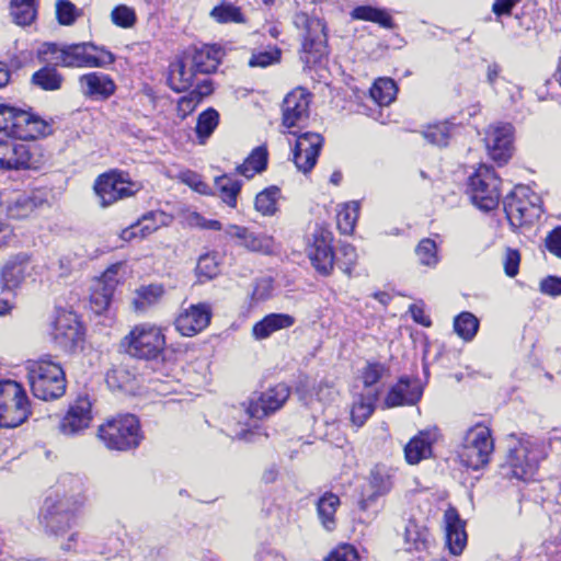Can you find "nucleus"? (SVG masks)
<instances>
[{"label":"nucleus","instance_id":"f257e3e1","mask_svg":"<svg viewBox=\"0 0 561 561\" xmlns=\"http://www.w3.org/2000/svg\"><path fill=\"white\" fill-rule=\"evenodd\" d=\"M38 57L45 62L65 68H103L115 61L110 50L91 42L61 46L45 43L38 50Z\"/></svg>","mask_w":561,"mask_h":561},{"label":"nucleus","instance_id":"f03ea898","mask_svg":"<svg viewBox=\"0 0 561 561\" xmlns=\"http://www.w3.org/2000/svg\"><path fill=\"white\" fill-rule=\"evenodd\" d=\"M78 484L77 493L57 500L51 497L45 500L39 518L47 533L61 536L75 524L77 513L87 502V496L81 488L82 483L78 482Z\"/></svg>","mask_w":561,"mask_h":561},{"label":"nucleus","instance_id":"7ed1b4c3","mask_svg":"<svg viewBox=\"0 0 561 561\" xmlns=\"http://www.w3.org/2000/svg\"><path fill=\"white\" fill-rule=\"evenodd\" d=\"M119 352L137 359H158L165 347L162 330L151 324L135 325L119 342Z\"/></svg>","mask_w":561,"mask_h":561},{"label":"nucleus","instance_id":"20e7f679","mask_svg":"<svg viewBox=\"0 0 561 561\" xmlns=\"http://www.w3.org/2000/svg\"><path fill=\"white\" fill-rule=\"evenodd\" d=\"M542 459V450L530 438H519L508 446L505 462L501 466V474L508 479L529 480L536 473Z\"/></svg>","mask_w":561,"mask_h":561},{"label":"nucleus","instance_id":"39448f33","mask_svg":"<svg viewBox=\"0 0 561 561\" xmlns=\"http://www.w3.org/2000/svg\"><path fill=\"white\" fill-rule=\"evenodd\" d=\"M0 131L11 138L33 140L50 133L49 125L39 116L8 104H0Z\"/></svg>","mask_w":561,"mask_h":561},{"label":"nucleus","instance_id":"423d86ee","mask_svg":"<svg viewBox=\"0 0 561 561\" xmlns=\"http://www.w3.org/2000/svg\"><path fill=\"white\" fill-rule=\"evenodd\" d=\"M33 394L44 401L55 400L66 391L65 371L57 363L41 359L27 368Z\"/></svg>","mask_w":561,"mask_h":561},{"label":"nucleus","instance_id":"0eeeda50","mask_svg":"<svg viewBox=\"0 0 561 561\" xmlns=\"http://www.w3.org/2000/svg\"><path fill=\"white\" fill-rule=\"evenodd\" d=\"M99 437L108 449L136 448L141 439L140 424L133 414L118 415L99 427Z\"/></svg>","mask_w":561,"mask_h":561},{"label":"nucleus","instance_id":"6e6552de","mask_svg":"<svg viewBox=\"0 0 561 561\" xmlns=\"http://www.w3.org/2000/svg\"><path fill=\"white\" fill-rule=\"evenodd\" d=\"M294 24L304 30V42L300 59L309 68L320 64L328 56V36L325 24L318 18H310L306 13H297Z\"/></svg>","mask_w":561,"mask_h":561},{"label":"nucleus","instance_id":"1a4fd4ad","mask_svg":"<svg viewBox=\"0 0 561 561\" xmlns=\"http://www.w3.org/2000/svg\"><path fill=\"white\" fill-rule=\"evenodd\" d=\"M30 413V402L21 383L10 379L0 381V427H16Z\"/></svg>","mask_w":561,"mask_h":561},{"label":"nucleus","instance_id":"9d476101","mask_svg":"<svg viewBox=\"0 0 561 561\" xmlns=\"http://www.w3.org/2000/svg\"><path fill=\"white\" fill-rule=\"evenodd\" d=\"M493 450L491 430L477 424L466 432L458 456L465 467L479 470L489 463Z\"/></svg>","mask_w":561,"mask_h":561},{"label":"nucleus","instance_id":"9b49d317","mask_svg":"<svg viewBox=\"0 0 561 561\" xmlns=\"http://www.w3.org/2000/svg\"><path fill=\"white\" fill-rule=\"evenodd\" d=\"M501 183L500 176L492 167L480 164L469 176L468 194L479 209L490 211L499 205Z\"/></svg>","mask_w":561,"mask_h":561},{"label":"nucleus","instance_id":"f8f14e48","mask_svg":"<svg viewBox=\"0 0 561 561\" xmlns=\"http://www.w3.org/2000/svg\"><path fill=\"white\" fill-rule=\"evenodd\" d=\"M540 198L528 187L517 185L503 199L504 211L510 225L514 228L529 224L539 216Z\"/></svg>","mask_w":561,"mask_h":561},{"label":"nucleus","instance_id":"ddd939ff","mask_svg":"<svg viewBox=\"0 0 561 561\" xmlns=\"http://www.w3.org/2000/svg\"><path fill=\"white\" fill-rule=\"evenodd\" d=\"M39 163L37 147L21 142L16 138H0V170L37 169Z\"/></svg>","mask_w":561,"mask_h":561},{"label":"nucleus","instance_id":"4468645a","mask_svg":"<svg viewBox=\"0 0 561 561\" xmlns=\"http://www.w3.org/2000/svg\"><path fill=\"white\" fill-rule=\"evenodd\" d=\"M332 241V232L322 226H317L308 238L307 255L311 265L323 276L330 275L333 271L335 256Z\"/></svg>","mask_w":561,"mask_h":561},{"label":"nucleus","instance_id":"2eb2a0df","mask_svg":"<svg viewBox=\"0 0 561 561\" xmlns=\"http://www.w3.org/2000/svg\"><path fill=\"white\" fill-rule=\"evenodd\" d=\"M139 190L137 183L130 182L122 172L111 171L100 175L94 184V191L103 207L118 199L134 195Z\"/></svg>","mask_w":561,"mask_h":561},{"label":"nucleus","instance_id":"dca6fc26","mask_svg":"<svg viewBox=\"0 0 561 561\" xmlns=\"http://www.w3.org/2000/svg\"><path fill=\"white\" fill-rule=\"evenodd\" d=\"M323 141V137L318 133L308 131L297 137L293 150V160L299 171L308 173L313 169Z\"/></svg>","mask_w":561,"mask_h":561},{"label":"nucleus","instance_id":"f3484780","mask_svg":"<svg viewBox=\"0 0 561 561\" xmlns=\"http://www.w3.org/2000/svg\"><path fill=\"white\" fill-rule=\"evenodd\" d=\"M514 127L510 123L490 125L485 131V146L491 158L499 162H506L513 149Z\"/></svg>","mask_w":561,"mask_h":561},{"label":"nucleus","instance_id":"a211bd4d","mask_svg":"<svg viewBox=\"0 0 561 561\" xmlns=\"http://www.w3.org/2000/svg\"><path fill=\"white\" fill-rule=\"evenodd\" d=\"M311 93L304 88L289 92L283 101V125L300 127L309 117Z\"/></svg>","mask_w":561,"mask_h":561},{"label":"nucleus","instance_id":"6ab92c4d","mask_svg":"<svg viewBox=\"0 0 561 561\" xmlns=\"http://www.w3.org/2000/svg\"><path fill=\"white\" fill-rule=\"evenodd\" d=\"M211 319V309L207 304L191 305L183 308L175 319V329L183 336H194L205 330Z\"/></svg>","mask_w":561,"mask_h":561},{"label":"nucleus","instance_id":"aec40b11","mask_svg":"<svg viewBox=\"0 0 561 561\" xmlns=\"http://www.w3.org/2000/svg\"><path fill=\"white\" fill-rule=\"evenodd\" d=\"M91 408L89 399L79 398L60 420L59 432L66 436H75L87 430L92 421Z\"/></svg>","mask_w":561,"mask_h":561},{"label":"nucleus","instance_id":"412c9836","mask_svg":"<svg viewBox=\"0 0 561 561\" xmlns=\"http://www.w3.org/2000/svg\"><path fill=\"white\" fill-rule=\"evenodd\" d=\"M31 257L27 253L10 256L0 270V288L2 291H13L19 288L30 275Z\"/></svg>","mask_w":561,"mask_h":561},{"label":"nucleus","instance_id":"4be33fe9","mask_svg":"<svg viewBox=\"0 0 561 561\" xmlns=\"http://www.w3.org/2000/svg\"><path fill=\"white\" fill-rule=\"evenodd\" d=\"M288 397V387L284 383H279L262 392L257 399H252L247 412L251 417L261 420L278 410Z\"/></svg>","mask_w":561,"mask_h":561},{"label":"nucleus","instance_id":"5701e85b","mask_svg":"<svg viewBox=\"0 0 561 561\" xmlns=\"http://www.w3.org/2000/svg\"><path fill=\"white\" fill-rule=\"evenodd\" d=\"M225 232L228 237L239 240L238 244L251 252L270 255L274 253L275 242L273 237L265 233H256L249 228L238 225H229Z\"/></svg>","mask_w":561,"mask_h":561},{"label":"nucleus","instance_id":"b1692460","mask_svg":"<svg viewBox=\"0 0 561 561\" xmlns=\"http://www.w3.org/2000/svg\"><path fill=\"white\" fill-rule=\"evenodd\" d=\"M423 389L419 380L404 376L390 388L385 404L387 408L413 405L420 401Z\"/></svg>","mask_w":561,"mask_h":561},{"label":"nucleus","instance_id":"393cba45","mask_svg":"<svg viewBox=\"0 0 561 561\" xmlns=\"http://www.w3.org/2000/svg\"><path fill=\"white\" fill-rule=\"evenodd\" d=\"M82 94L92 100H107L116 90L113 79L103 72H89L79 77Z\"/></svg>","mask_w":561,"mask_h":561},{"label":"nucleus","instance_id":"a878e982","mask_svg":"<svg viewBox=\"0 0 561 561\" xmlns=\"http://www.w3.org/2000/svg\"><path fill=\"white\" fill-rule=\"evenodd\" d=\"M394 470L383 465L375 466L370 471L369 484L374 492L358 501L360 511H367L379 496L390 492L393 486Z\"/></svg>","mask_w":561,"mask_h":561},{"label":"nucleus","instance_id":"bb28decb","mask_svg":"<svg viewBox=\"0 0 561 561\" xmlns=\"http://www.w3.org/2000/svg\"><path fill=\"white\" fill-rule=\"evenodd\" d=\"M51 334L61 345L73 344L79 335V321L76 313L58 308L51 323Z\"/></svg>","mask_w":561,"mask_h":561},{"label":"nucleus","instance_id":"cd10ccee","mask_svg":"<svg viewBox=\"0 0 561 561\" xmlns=\"http://www.w3.org/2000/svg\"><path fill=\"white\" fill-rule=\"evenodd\" d=\"M445 522L447 546L453 554L458 556L462 552L467 543L465 525L457 511L454 508H449L445 512Z\"/></svg>","mask_w":561,"mask_h":561},{"label":"nucleus","instance_id":"c85d7f7f","mask_svg":"<svg viewBox=\"0 0 561 561\" xmlns=\"http://www.w3.org/2000/svg\"><path fill=\"white\" fill-rule=\"evenodd\" d=\"M222 56L224 50L220 46L204 45L195 48L193 55L187 58L198 73H211L217 70Z\"/></svg>","mask_w":561,"mask_h":561},{"label":"nucleus","instance_id":"c756f323","mask_svg":"<svg viewBox=\"0 0 561 561\" xmlns=\"http://www.w3.org/2000/svg\"><path fill=\"white\" fill-rule=\"evenodd\" d=\"M295 322L296 319L288 313H270L253 325L252 336L262 341L279 330L293 327Z\"/></svg>","mask_w":561,"mask_h":561},{"label":"nucleus","instance_id":"7c9ffc66","mask_svg":"<svg viewBox=\"0 0 561 561\" xmlns=\"http://www.w3.org/2000/svg\"><path fill=\"white\" fill-rule=\"evenodd\" d=\"M196 73L187 57L179 59L170 66L169 87L175 92L186 91L192 87Z\"/></svg>","mask_w":561,"mask_h":561},{"label":"nucleus","instance_id":"2f4dec72","mask_svg":"<svg viewBox=\"0 0 561 561\" xmlns=\"http://www.w3.org/2000/svg\"><path fill=\"white\" fill-rule=\"evenodd\" d=\"M434 439V434L431 432H421L413 437L404 448L407 461L411 465H416L421 460L428 458L432 455Z\"/></svg>","mask_w":561,"mask_h":561},{"label":"nucleus","instance_id":"473e14b6","mask_svg":"<svg viewBox=\"0 0 561 561\" xmlns=\"http://www.w3.org/2000/svg\"><path fill=\"white\" fill-rule=\"evenodd\" d=\"M404 540L409 550L424 551L432 545L428 529L414 519H410L405 526Z\"/></svg>","mask_w":561,"mask_h":561},{"label":"nucleus","instance_id":"72a5a7b5","mask_svg":"<svg viewBox=\"0 0 561 561\" xmlns=\"http://www.w3.org/2000/svg\"><path fill=\"white\" fill-rule=\"evenodd\" d=\"M32 76V83L44 91H57L62 87L64 76L57 70L58 66L47 62Z\"/></svg>","mask_w":561,"mask_h":561},{"label":"nucleus","instance_id":"f704fd0d","mask_svg":"<svg viewBox=\"0 0 561 561\" xmlns=\"http://www.w3.org/2000/svg\"><path fill=\"white\" fill-rule=\"evenodd\" d=\"M173 217L162 210H150L144 214L136 222L139 227V238L145 239L161 227L171 225Z\"/></svg>","mask_w":561,"mask_h":561},{"label":"nucleus","instance_id":"c9c22d12","mask_svg":"<svg viewBox=\"0 0 561 561\" xmlns=\"http://www.w3.org/2000/svg\"><path fill=\"white\" fill-rule=\"evenodd\" d=\"M340 505V499L332 492L324 493L317 502L318 516L322 526L331 531L335 528V512Z\"/></svg>","mask_w":561,"mask_h":561},{"label":"nucleus","instance_id":"e433bc0d","mask_svg":"<svg viewBox=\"0 0 561 561\" xmlns=\"http://www.w3.org/2000/svg\"><path fill=\"white\" fill-rule=\"evenodd\" d=\"M351 16L354 20L369 21L379 24L385 28H393L394 24L391 15L385 10L371 5L356 7Z\"/></svg>","mask_w":561,"mask_h":561},{"label":"nucleus","instance_id":"4c0bfd02","mask_svg":"<svg viewBox=\"0 0 561 561\" xmlns=\"http://www.w3.org/2000/svg\"><path fill=\"white\" fill-rule=\"evenodd\" d=\"M267 150L264 147H256L252 150L244 162L237 168V172L248 179L253 178L266 169Z\"/></svg>","mask_w":561,"mask_h":561},{"label":"nucleus","instance_id":"58836bf2","mask_svg":"<svg viewBox=\"0 0 561 561\" xmlns=\"http://www.w3.org/2000/svg\"><path fill=\"white\" fill-rule=\"evenodd\" d=\"M371 99L380 106L389 105L397 94L396 82L390 78H379L370 88Z\"/></svg>","mask_w":561,"mask_h":561},{"label":"nucleus","instance_id":"ea45409f","mask_svg":"<svg viewBox=\"0 0 561 561\" xmlns=\"http://www.w3.org/2000/svg\"><path fill=\"white\" fill-rule=\"evenodd\" d=\"M217 190L220 192V197L229 207L237 206V197L241 191V181L233 179L227 174L217 176L215 180Z\"/></svg>","mask_w":561,"mask_h":561},{"label":"nucleus","instance_id":"a19ab883","mask_svg":"<svg viewBox=\"0 0 561 561\" xmlns=\"http://www.w3.org/2000/svg\"><path fill=\"white\" fill-rule=\"evenodd\" d=\"M358 215V202L353 201L343 205L336 215V225L341 233L351 234L353 232Z\"/></svg>","mask_w":561,"mask_h":561},{"label":"nucleus","instance_id":"79ce46f5","mask_svg":"<svg viewBox=\"0 0 561 561\" xmlns=\"http://www.w3.org/2000/svg\"><path fill=\"white\" fill-rule=\"evenodd\" d=\"M479 324L480 322L473 313L463 311L455 318L454 330L463 341H471L479 330Z\"/></svg>","mask_w":561,"mask_h":561},{"label":"nucleus","instance_id":"37998d69","mask_svg":"<svg viewBox=\"0 0 561 561\" xmlns=\"http://www.w3.org/2000/svg\"><path fill=\"white\" fill-rule=\"evenodd\" d=\"M11 15L18 25H30L36 16V4L30 0H11Z\"/></svg>","mask_w":561,"mask_h":561},{"label":"nucleus","instance_id":"c03bdc74","mask_svg":"<svg viewBox=\"0 0 561 561\" xmlns=\"http://www.w3.org/2000/svg\"><path fill=\"white\" fill-rule=\"evenodd\" d=\"M7 213L12 218L27 217L36 207L34 199L26 193H19L12 199H7Z\"/></svg>","mask_w":561,"mask_h":561},{"label":"nucleus","instance_id":"a18cd8bd","mask_svg":"<svg viewBox=\"0 0 561 561\" xmlns=\"http://www.w3.org/2000/svg\"><path fill=\"white\" fill-rule=\"evenodd\" d=\"M280 191L277 186H271L260 192L254 202L255 209L263 216H272L277 210V201Z\"/></svg>","mask_w":561,"mask_h":561},{"label":"nucleus","instance_id":"49530a36","mask_svg":"<svg viewBox=\"0 0 561 561\" xmlns=\"http://www.w3.org/2000/svg\"><path fill=\"white\" fill-rule=\"evenodd\" d=\"M218 123L219 113L213 107L207 108L198 115L195 131L201 144H204L205 140L214 133Z\"/></svg>","mask_w":561,"mask_h":561},{"label":"nucleus","instance_id":"de8ad7c7","mask_svg":"<svg viewBox=\"0 0 561 561\" xmlns=\"http://www.w3.org/2000/svg\"><path fill=\"white\" fill-rule=\"evenodd\" d=\"M282 58V50L276 46H268L263 50H253L248 61L249 67L266 68L278 64Z\"/></svg>","mask_w":561,"mask_h":561},{"label":"nucleus","instance_id":"09e8293b","mask_svg":"<svg viewBox=\"0 0 561 561\" xmlns=\"http://www.w3.org/2000/svg\"><path fill=\"white\" fill-rule=\"evenodd\" d=\"M202 91H192L187 95L182 96L178 102L179 115L184 118L192 113L197 104L202 101L204 94L210 93V87L208 82H204L201 87Z\"/></svg>","mask_w":561,"mask_h":561},{"label":"nucleus","instance_id":"8fccbe9b","mask_svg":"<svg viewBox=\"0 0 561 561\" xmlns=\"http://www.w3.org/2000/svg\"><path fill=\"white\" fill-rule=\"evenodd\" d=\"M163 294L164 289L161 285L141 287L137 293V298L134 300L135 309L145 310L148 306L157 302Z\"/></svg>","mask_w":561,"mask_h":561},{"label":"nucleus","instance_id":"3c124183","mask_svg":"<svg viewBox=\"0 0 561 561\" xmlns=\"http://www.w3.org/2000/svg\"><path fill=\"white\" fill-rule=\"evenodd\" d=\"M451 135V125L447 122L428 126L424 133V138L436 146H447Z\"/></svg>","mask_w":561,"mask_h":561},{"label":"nucleus","instance_id":"603ef678","mask_svg":"<svg viewBox=\"0 0 561 561\" xmlns=\"http://www.w3.org/2000/svg\"><path fill=\"white\" fill-rule=\"evenodd\" d=\"M113 293V284H98L90 299L91 306L96 313H101L108 308Z\"/></svg>","mask_w":561,"mask_h":561},{"label":"nucleus","instance_id":"864d4df0","mask_svg":"<svg viewBox=\"0 0 561 561\" xmlns=\"http://www.w3.org/2000/svg\"><path fill=\"white\" fill-rule=\"evenodd\" d=\"M419 262L425 266H435L438 263L437 245L432 239H422L415 248Z\"/></svg>","mask_w":561,"mask_h":561},{"label":"nucleus","instance_id":"5fc2aeb1","mask_svg":"<svg viewBox=\"0 0 561 561\" xmlns=\"http://www.w3.org/2000/svg\"><path fill=\"white\" fill-rule=\"evenodd\" d=\"M373 412V402L370 400H365L363 397H360L357 401L353 403L351 411L352 422L357 426H362L371 415Z\"/></svg>","mask_w":561,"mask_h":561},{"label":"nucleus","instance_id":"6e6d98bb","mask_svg":"<svg viewBox=\"0 0 561 561\" xmlns=\"http://www.w3.org/2000/svg\"><path fill=\"white\" fill-rule=\"evenodd\" d=\"M112 22L123 28H129L136 23V13L134 9L119 4L111 13Z\"/></svg>","mask_w":561,"mask_h":561},{"label":"nucleus","instance_id":"4d7b16f0","mask_svg":"<svg viewBox=\"0 0 561 561\" xmlns=\"http://www.w3.org/2000/svg\"><path fill=\"white\" fill-rule=\"evenodd\" d=\"M210 15L220 23L240 22L242 20L240 10L231 4L215 7Z\"/></svg>","mask_w":561,"mask_h":561},{"label":"nucleus","instance_id":"13d9d810","mask_svg":"<svg viewBox=\"0 0 561 561\" xmlns=\"http://www.w3.org/2000/svg\"><path fill=\"white\" fill-rule=\"evenodd\" d=\"M196 273L199 277H205L206 279L214 278L219 273L215 256L210 254L202 255L197 262Z\"/></svg>","mask_w":561,"mask_h":561},{"label":"nucleus","instance_id":"bf43d9fd","mask_svg":"<svg viewBox=\"0 0 561 561\" xmlns=\"http://www.w3.org/2000/svg\"><path fill=\"white\" fill-rule=\"evenodd\" d=\"M56 13L58 22L62 25H70L76 21V7L68 0H58Z\"/></svg>","mask_w":561,"mask_h":561},{"label":"nucleus","instance_id":"052dcab7","mask_svg":"<svg viewBox=\"0 0 561 561\" xmlns=\"http://www.w3.org/2000/svg\"><path fill=\"white\" fill-rule=\"evenodd\" d=\"M340 253L343 256L342 261H339V267L348 276L352 274V270L357 260V253L355 248L352 244H342L340 248Z\"/></svg>","mask_w":561,"mask_h":561},{"label":"nucleus","instance_id":"680f3d73","mask_svg":"<svg viewBox=\"0 0 561 561\" xmlns=\"http://www.w3.org/2000/svg\"><path fill=\"white\" fill-rule=\"evenodd\" d=\"M520 254L517 250L507 248L505 251L503 266L508 277H515L519 272Z\"/></svg>","mask_w":561,"mask_h":561},{"label":"nucleus","instance_id":"e2e57ef3","mask_svg":"<svg viewBox=\"0 0 561 561\" xmlns=\"http://www.w3.org/2000/svg\"><path fill=\"white\" fill-rule=\"evenodd\" d=\"M325 561H359V557L353 546L342 545L333 550Z\"/></svg>","mask_w":561,"mask_h":561},{"label":"nucleus","instance_id":"0e129e2a","mask_svg":"<svg viewBox=\"0 0 561 561\" xmlns=\"http://www.w3.org/2000/svg\"><path fill=\"white\" fill-rule=\"evenodd\" d=\"M385 373V366L379 363H370L363 370V382L365 387H370L377 383Z\"/></svg>","mask_w":561,"mask_h":561},{"label":"nucleus","instance_id":"69168bd1","mask_svg":"<svg viewBox=\"0 0 561 561\" xmlns=\"http://www.w3.org/2000/svg\"><path fill=\"white\" fill-rule=\"evenodd\" d=\"M539 289L542 294L557 297L561 295V277L559 276H547L541 279Z\"/></svg>","mask_w":561,"mask_h":561},{"label":"nucleus","instance_id":"338daca9","mask_svg":"<svg viewBox=\"0 0 561 561\" xmlns=\"http://www.w3.org/2000/svg\"><path fill=\"white\" fill-rule=\"evenodd\" d=\"M129 380V374L121 367H115L106 373V382L112 388H123Z\"/></svg>","mask_w":561,"mask_h":561},{"label":"nucleus","instance_id":"774afa93","mask_svg":"<svg viewBox=\"0 0 561 561\" xmlns=\"http://www.w3.org/2000/svg\"><path fill=\"white\" fill-rule=\"evenodd\" d=\"M546 248L561 259V226L556 227L546 238Z\"/></svg>","mask_w":561,"mask_h":561}]
</instances>
